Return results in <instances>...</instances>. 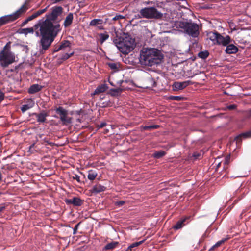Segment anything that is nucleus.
<instances>
[{
    "mask_svg": "<svg viewBox=\"0 0 251 251\" xmlns=\"http://www.w3.org/2000/svg\"><path fill=\"white\" fill-rule=\"evenodd\" d=\"M38 28L40 33L36 31V35L38 36L40 34L41 39L39 45L41 48V52H43L48 50L61 29L58 22L53 24L52 21L47 19H42L38 21L34 25V29Z\"/></svg>",
    "mask_w": 251,
    "mask_h": 251,
    "instance_id": "f257e3e1",
    "label": "nucleus"
},
{
    "mask_svg": "<svg viewBox=\"0 0 251 251\" xmlns=\"http://www.w3.org/2000/svg\"><path fill=\"white\" fill-rule=\"evenodd\" d=\"M251 137V131H249L244 132V133H243L239 135L238 136H237L236 137L235 139L237 141H239L241 140V139L242 137L246 138Z\"/></svg>",
    "mask_w": 251,
    "mask_h": 251,
    "instance_id": "b1692460",
    "label": "nucleus"
},
{
    "mask_svg": "<svg viewBox=\"0 0 251 251\" xmlns=\"http://www.w3.org/2000/svg\"><path fill=\"white\" fill-rule=\"evenodd\" d=\"M81 222H79L78 223V224H77L74 227V229H73V234L75 235V234H76V233H77V231L78 230V228L79 227V226Z\"/></svg>",
    "mask_w": 251,
    "mask_h": 251,
    "instance_id": "c03bdc74",
    "label": "nucleus"
},
{
    "mask_svg": "<svg viewBox=\"0 0 251 251\" xmlns=\"http://www.w3.org/2000/svg\"><path fill=\"white\" fill-rule=\"evenodd\" d=\"M229 238H226L222 239V240L218 241L215 245L212 246L208 250V251H212L215 248H217L224 244L226 241Z\"/></svg>",
    "mask_w": 251,
    "mask_h": 251,
    "instance_id": "4be33fe9",
    "label": "nucleus"
},
{
    "mask_svg": "<svg viewBox=\"0 0 251 251\" xmlns=\"http://www.w3.org/2000/svg\"><path fill=\"white\" fill-rule=\"evenodd\" d=\"M166 153L164 151H160L154 153V157L156 158H160L165 155Z\"/></svg>",
    "mask_w": 251,
    "mask_h": 251,
    "instance_id": "e433bc0d",
    "label": "nucleus"
},
{
    "mask_svg": "<svg viewBox=\"0 0 251 251\" xmlns=\"http://www.w3.org/2000/svg\"><path fill=\"white\" fill-rule=\"evenodd\" d=\"M2 194L1 192H0V196Z\"/></svg>",
    "mask_w": 251,
    "mask_h": 251,
    "instance_id": "e2e57ef3",
    "label": "nucleus"
},
{
    "mask_svg": "<svg viewBox=\"0 0 251 251\" xmlns=\"http://www.w3.org/2000/svg\"><path fill=\"white\" fill-rule=\"evenodd\" d=\"M88 173V178L91 181L95 180L98 176L97 172L93 170H89Z\"/></svg>",
    "mask_w": 251,
    "mask_h": 251,
    "instance_id": "5701e85b",
    "label": "nucleus"
},
{
    "mask_svg": "<svg viewBox=\"0 0 251 251\" xmlns=\"http://www.w3.org/2000/svg\"><path fill=\"white\" fill-rule=\"evenodd\" d=\"M219 34V33L216 31L214 32H211L208 34V37L211 41L213 42H217Z\"/></svg>",
    "mask_w": 251,
    "mask_h": 251,
    "instance_id": "c85d7f7f",
    "label": "nucleus"
},
{
    "mask_svg": "<svg viewBox=\"0 0 251 251\" xmlns=\"http://www.w3.org/2000/svg\"><path fill=\"white\" fill-rule=\"evenodd\" d=\"M194 75H192V76H190V77H193V76H194Z\"/></svg>",
    "mask_w": 251,
    "mask_h": 251,
    "instance_id": "680f3d73",
    "label": "nucleus"
},
{
    "mask_svg": "<svg viewBox=\"0 0 251 251\" xmlns=\"http://www.w3.org/2000/svg\"><path fill=\"white\" fill-rule=\"evenodd\" d=\"M111 95L113 96H118L121 92L122 89L120 88L118 89H110Z\"/></svg>",
    "mask_w": 251,
    "mask_h": 251,
    "instance_id": "c9c22d12",
    "label": "nucleus"
},
{
    "mask_svg": "<svg viewBox=\"0 0 251 251\" xmlns=\"http://www.w3.org/2000/svg\"><path fill=\"white\" fill-rule=\"evenodd\" d=\"M159 127V125H151V126H145L142 127L143 130H149L151 131L153 129H157Z\"/></svg>",
    "mask_w": 251,
    "mask_h": 251,
    "instance_id": "473e14b6",
    "label": "nucleus"
},
{
    "mask_svg": "<svg viewBox=\"0 0 251 251\" xmlns=\"http://www.w3.org/2000/svg\"><path fill=\"white\" fill-rule=\"evenodd\" d=\"M64 201L67 205L73 204L75 206H80L83 203V201L77 197H73L72 199H66Z\"/></svg>",
    "mask_w": 251,
    "mask_h": 251,
    "instance_id": "9b49d317",
    "label": "nucleus"
},
{
    "mask_svg": "<svg viewBox=\"0 0 251 251\" xmlns=\"http://www.w3.org/2000/svg\"><path fill=\"white\" fill-rule=\"evenodd\" d=\"M123 82V80L120 81V84H121Z\"/></svg>",
    "mask_w": 251,
    "mask_h": 251,
    "instance_id": "bf43d9fd",
    "label": "nucleus"
},
{
    "mask_svg": "<svg viewBox=\"0 0 251 251\" xmlns=\"http://www.w3.org/2000/svg\"><path fill=\"white\" fill-rule=\"evenodd\" d=\"M123 18H124V17L123 16L121 15H116L115 17L113 18V20L116 21Z\"/></svg>",
    "mask_w": 251,
    "mask_h": 251,
    "instance_id": "a18cd8bd",
    "label": "nucleus"
},
{
    "mask_svg": "<svg viewBox=\"0 0 251 251\" xmlns=\"http://www.w3.org/2000/svg\"><path fill=\"white\" fill-rule=\"evenodd\" d=\"M145 241V240H143L139 242H134L132 243L127 249L126 251H130L133 250V249L135 247H138L139 245H141Z\"/></svg>",
    "mask_w": 251,
    "mask_h": 251,
    "instance_id": "cd10ccee",
    "label": "nucleus"
},
{
    "mask_svg": "<svg viewBox=\"0 0 251 251\" xmlns=\"http://www.w3.org/2000/svg\"><path fill=\"white\" fill-rule=\"evenodd\" d=\"M209 55V53L208 51L205 50L201 51L198 53L199 57L202 58L203 59H205L207 58Z\"/></svg>",
    "mask_w": 251,
    "mask_h": 251,
    "instance_id": "72a5a7b5",
    "label": "nucleus"
},
{
    "mask_svg": "<svg viewBox=\"0 0 251 251\" xmlns=\"http://www.w3.org/2000/svg\"><path fill=\"white\" fill-rule=\"evenodd\" d=\"M36 117L37 122L40 123L46 122V118L49 116V114L45 110H43L40 113H34L33 114Z\"/></svg>",
    "mask_w": 251,
    "mask_h": 251,
    "instance_id": "ddd939ff",
    "label": "nucleus"
},
{
    "mask_svg": "<svg viewBox=\"0 0 251 251\" xmlns=\"http://www.w3.org/2000/svg\"><path fill=\"white\" fill-rule=\"evenodd\" d=\"M34 105V101L31 99H28L26 100V104L23 105L21 107V110L22 112L24 113L28 109L32 108Z\"/></svg>",
    "mask_w": 251,
    "mask_h": 251,
    "instance_id": "2eb2a0df",
    "label": "nucleus"
},
{
    "mask_svg": "<svg viewBox=\"0 0 251 251\" xmlns=\"http://www.w3.org/2000/svg\"><path fill=\"white\" fill-rule=\"evenodd\" d=\"M14 62L15 55L11 51L10 44L8 43L0 52V65L2 67L6 68Z\"/></svg>",
    "mask_w": 251,
    "mask_h": 251,
    "instance_id": "39448f33",
    "label": "nucleus"
},
{
    "mask_svg": "<svg viewBox=\"0 0 251 251\" xmlns=\"http://www.w3.org/2000/svg\"><path fill=\"white\" fill-rule=\"evenodd\" d=\"M163 59L161 51L155 48L144 49L140 53L139 58L141 64L152 66L159 64Z\"/></svg>",
    "mask_w": 251,
    "mask_h": 251,
    "instance_id": "f03ea898",
    "label": "nucleus"
},
{
    "mask_svg": "<svg viewBox=\"0 0 251 251\" xmlns=\"http://www.w3.org/2000/svg\"><path fill=\"white\" fill-rule=\"evenodd\" d=\"M231 42V38L229 36L227 35L226 37L222 36L220 33L219 34L218 39L217 40V44L222 45L224 46H226Z\"/></svg>",
    "mask_w": 251,
    "mask_h": 251,
    "instance_id": "f8f14e48",
    "label": "nucleus"
},
{
    "mask_svg": "<svg viewBox=\"0 0 251 251\" xmlns=\"http://www.w3.org/2000/svg\"><path fill=\"white\" fill-rule=\"evenodd\" d=\"M99 28L100 29H103V26H99Z\"/></svg>",
    "mask_w": 251,
    "mask_h": 251,
    "instance_id": "4d7b16f0",
    "label": "nucleus"
},
{
    "mask_svg": "<svg viewBox=\"0 0 251 251\" xmlns=\"http://www.w3.org/2000/svg\"><path fill=\"white\" fill-rule=\"evenodd\" d=\"M246 114L248 117H251V108L246 111Z\"/></svg>",
    "mask_w": 251,
    "mask_h": 251,
    "instance_id": "3c124183",
    "label": "nucleus"
},
{
    "mask_svg": "<svg viewBox=\"0 0 251 251\" xmlns=\"http://www.w3.org/2000/svg\"><path fill=\"white\" fill-rule=\"evenodd\" d=\"M99 42L100 43L102 44L103 43V42L106 40L107 39H108L109 36V35L107 33H100V34H99Z\"/></svg>",
    "mask_w": 251,
    "mask_h": 251,
    "instance_id": "bb28decb",
    "label": "nucleus"
},
{
    "mask_svg": "<svg viewBox=\"0 0 251 251\" xmlns=\"http://www.w3.org/2000/svg\"><path fill=\"white\" fill-rule=\"evenodd\" d=\"M190 80L183 82H175L173 84V88L174 90H182L190 84H192Z\"/></svg>",
    "mask_w": 251,
    "mask_h": 251,
    "instance_id": "9d476101",
    "label": "nucleus"
},
{
    "mask_svg": "<svg viewBox=\"0 0 251 251\" xmlns=\"http://www.w3.org/2000/svg\"><path fill=\"white\" fill-rule=\"evenodd\" d=\"M174 27L182 29L184 32L193 38H197L200 34L199 25L196 23L182 21H176Z\"/></svg>",
    "mask_w": 251,
    "mask_h": 251,
    "instance_id": "20e7f679",
    "label": "nucleus"
},
{
    "mask_svg": "<svg viewBox=\"0 0 251 251\" xmlns=\"http://www.w3.org/2000/svg\"><path fill=\"white\" fill-rule=\"evenodd\" d=\"M119 244V242H111L107 244H106L104 247V249L106 250H112L115 248L117 245Z\"/></svg>",
    "mask_w": 251,
    "mask_h": 251,
    "instance_id": "a878e982",
    "label": "nucleus"
},
{
    "mask_svg": "<svg viewBox=\"0 0 251 251\" xmlns=\"http://www.w3.org/2000/svg\"><path fill=\"white\" fill-rule=\"evenodd\" d=\"M33 32L34 28L33 27L22 28L20 30V31L19 32L20 33L24 34L25 35H26L28 33H33Z\"/></svg>",
    "mask_w": 251,
    "mask_h": 251,
    "instance_id": "7c9ffc66",
    "label": "nucleus"
},
{
    "mask_svg": "<svg viewBox=\"0 0 251 251\" xmlns=\"http://www.w3.org/2000/svg\"><path fill=\"white\" fill-rule=\"evenodd\" d=\"M72 178L73 179L76 180V181L78 182H79V183L80 182V176L78 175H77V174H75L74 176H72Z\"/></svg>",
    "mask_w": 251,
    "mask_h": 251,
    "instance_id": "49530a36",
    "label": "nucleus"
},
{
    "mask_svg": "<svg viewBox=\"0 0 251 251\" xmlns=\"http://www.w3.org/2000/svg\"><path fill=\"white\" fill-rule=\"evenodd\" d=\"M99 104L101 107H107L112 106V103L109 100L105 101L100 100Z\"/></svg>",
    "mask_w": 251,
    "mask_h": 251,
    "instance_id": "2f4dec72",
    "label": "nucleus"
},
{
    "mask_svg": "<svg viewBox=\"0 0 251 251\" xmlns=\"http://www.w3.org/2000/svg\"><path fill=\"white\" fill-rule=\"evenodd\" d=\"M236 108L237 105L236 104H232L227 106L226 109L229 110H232L236 109Z\"/></svg>",
    "mask_w": 251,
    "mask_h": 251,
    "instance_id": "79ce46f5",
    "label": "nucleus"
},
{
    "mask_svg": "<svg viewBox=\"0 0 251 251\" xmlns=\"http://www.w3.org/2000/svg\"><path fill=\"white\" fill-rule=\"evenodd\" d=\"M106 189V187L103 185L100 184H97L94 185L92 190H91L92 193H99L104 191Z\"/></svg>",
    "mask_w": 251,
    "mask_h": 251,
    "instance_id": "6ab92c4d",
    "label": "nucleus"
},
{
    "mask_svg": "<svg viewBox=\"0 0 251 251\" xmlns=\"http://www.w3.org/2000/svg\"><path fill=\"white\" fill-rule=\"evenodd\" d=\"M193 156L195 159H198L200 157L201 154L199 153L195 152Z\"/></svg>",
    "mask_w": 251,
    "mask_h": 251,
    "instance_id": "603ef678",
    "label": "nucleus"
},
{
    "mask_svg": "<svg viewBox=\"0 0 251 251\" xmlns=\"http://www.w3.org/2000/svg\"><path fill=\"white\" fill-rule=\"evenodd\" d=\"M30 0H26L24 4L16 12L12 14L16 20L19 18L21 15L26 12V11L30 8Z\"/></svg>",
    "mask_w": 251,
    "mask_h": 251,
    "instance_id": "1a4fd4ad",
    "label": "nucleus"
},
{
    "mask_svg": "<svg viewBox=\"0 0 251 251\" xmlns=\"http://www.w3.org/2000/svg\"><path fill=\"white\" fill-rule=\"evenodd\" d=\"M106 126V123L105 122H102L100 125H98V127L99 128H101L104 127Z\"/></svg>",
    "mask_w": 251,
    "mask_h": 251,
    "instance_id": "8fccbe9b",
    "label": "nucleus"
},
{
    "mask_svg": "<svg viewBox=\"0 0 251 251\" xmlns=\"http://www.w3.org/2000/svg\"><path fill=\"white\" fill-rule=\"evenodd\" d=\"M102 22H103V21L101 19H94L90 22V23L89 24V25L92 26H95L98 25L102 24Z\"/></svg>",
    "mask_w": 251,
    "mask_h": 251,
    "instance_id": "c756f323",
    "label": "nucleus"
},
{
    "mask_svg": "<svg viewBox=\"0 0 251 251\" xmlns=\"http://www.w3.org/2000/svg\"><path fill=\"white\" fill-rule=\"evenodd\" d=\"M142 17L146 19H162L163 14L155 7H147L142 8L139 12Z\"/></svg>",
    "mask_w": 251,
    "mask_h": 251,
    "instance_id": "423d86ee",
    "label": "nucleus"
},
{
    "mask_svg": "<svg viewBox=\"0 0 251 251\" xmlns=\"http://www.w3.org/2000/svg\"><path fill=\"white\" fill-rule=\"evenodd\" d=\"M32 20L31 16H29L27 19H26L23 22L21 26H24L25 25L28 23V22Z\"/></svg>",
    "mask_w": 251,
    "mask_h": 251,
    "instance_id": "37998d69",
    "label": "nucleus"
},
{
    "mask_svg": "<svg viewBox=\"0 0 251 251\" xmlns=\"http://www.w3.org/2000/svg\"><path fill=\"white\" fill-rule=\"evenodd\" d=\"M43 88V86L38 84H34L32 85L28 89V92L30 94H33L40 91Z\"/></svg>",
    "mask_w": 251,
    "mask_h": 251,
    "instance_id": "f3484780",
    "label": "nucleus"
},
{
    "mask_svg": "<svg viewBox=\"0 0 251 251\" xmlns=\"http://www.w3.org/2000/svg\"><path fill=\"white\" fill-rule=\"evenodd\" d=\"M107 87L104 84L100 85L96 89L92 95H95L104 92L107 90Z\"/></svg>",
    "mask_w": 251,
    "mask_h": 251,
    "instance_id": "412c9836",
    "label": "nucleus"
},
{
    "mask_svg": "<svg viewBox=\"0 0 251 251\" xmlns=\"http://www.w3.org/2000/svg\"><path fill=\"white\" fill-rule=\"evenodd\" d=\"M6 208L5 206H2L0 207V216H2V213L3 210Z\"/></svg>",
    "mask_w": 251,
    "mask_h": 251,
    "instance_id": "864d4df0",
    "label": "nucleus"
},
{
    "mask_svg": "<svg viewBox=\"0 0 251 251\" xmlns=\"http://www.w3.org/2000/svg\"><path fill=\"white\" fill-rule=\"evenodd\" d=\"M48 7V6L46 7L44 9L39 10L35 12L33 14H32L30 16L31 18L32 19V20L35 19V18H37L38 16H39L40 15L43 14L44 13H45L47 11Z\"/></svg>",
    "mask_w": 251,
    "mask_h": 251,
    "instance_id": "393cba45",
    "label": "nucleus"
},
{
    "mask_svg": "<svg viewBox=\"0 0 251 251\" xmlns=\"http://www.w3.org/2000/svg\"><path fill=\"white\" fill-rule=\"evenodd\" d=\"M113 42L120 51L125 54H128L136 46L135 39L128 35L124 38L115 39Z\"/></svg>",
    "mask_w": 251,
    "mask_h": 251,
    "instance_id": "7ed1b4c3",
    "label": "nucleus"
},
{
    "mask_svg": "<svg viewBox=\"0 0 251 251\" xmlns=\"http://www.w3.org/2000/svg\"><path fill=\"white\" fill-rule=\"evenodd\" d=\"M44 143L46 145H50L51 146L54 145L53 143L50 142L48 138H44L42 139V144Z\"/></svg>",
    "mask_w": 251,
    "mask_h": 251,
    "instance_id": "ea45409f",
    "label": "nucleus"
},
{
    "mask_svg": "<svg viewBox=\"0 0 251 251\" xmlns=\"http://www.w3.org/2000/svg\"><path fill=\"white\" fill-rule=\"evenodd\" d=\"M225 50V51L227 54L236 53L238 51V48L233 44H228Z\"/></svg>",
    "mask_w": 251,
    "mask_h": 251,
    "instance_id": "a211bd4d",
    "label": "nucleus"
},
{
    "mask_svg": "<svg viewBox=\"0 0 251 251\" xmlns=\"http://www.w3.org/2000/svg\"><path fill=\"white\" fill-rule=\"evenodd\" d=\"M62 50V49L61 48V46L59 45V46H57L54 48L53 52H58Z\"/></svg>",
    "mask_w": 251,
    "mask_h": 251,
    "instance_id": "de8ad7c7",
    "label": "nucleus"
},
{
    "mask_svg": "<svg viewBox=\"0 0 251 251\" xmlns=\"http://www.w3.org/2000/svg\"><path fill=\"white\" fill-rule=\"evenodd\" d=\"M153 83H154V85H153V86H154V85L156 84V82L155 81L153 82Z\"/></svg>",
    "mask_w": 251,
    "mask_h": 251,
    "instance_id": "052dcab7",
    "label": "nucleus"
},
{
    "mask_svg": "<svg viewBox=\"0 0 251 251\" xmlns=\"http://www.w3.org/2000/svg\"><path fill=\"white\" fill-rule=\"evenodd\" d=\"M55 111L63 125H68L72 123V118L68 116V112L61 106L56 107Z\"/></svg>",
    "mask_w": 251,
    "mask_h": 251,
    "instance_id": "0eeeda50",
    "label": "nucleus"
},
{
    "mask_svg": "<svg viewBox=\"0 0 251 251\" xmlns=\"http://www.w3.org/2000/svg\"><path fill=\"white\" fill-rule=\"evenodd\" d=\"M125 203H126V201H118L115 202V205H116L117 206L120 207V206H123Z\"/></svg>",
    "mask_w": 251,
    "mask_h": 251,
    "instance_id": "a19ab883",
    "label": "nucleus"
},
{
    "mask_svg": "<svg viewBox=\"0 0 251 251\" xmlns=\"http://www.w3.org/2000/svg\"><path fill=\"white\" fill-rule=\"evenodd\" d=\"M73 18L74 17L73 13H69V14L65 18V21L64 22L63 25L65 27H68L72 24Z\"/></svg>",
    "mask_w": 251,
    "mask_h": 251,
    "instance_id": "aec40b11",
    "label": "nucleus"
},
{
    "mask_svg": "<svg viewBox=\"0 0 251 251\" xmlns=\"http://www.w3.org/2000/svg\"><path fill=\"white\" fill-rule=\"evenodd\" d=\"M70 45H71V43H70V41H69L68 40L63 41L60 45V46H61L62 50H63L66 48L70 47Z\"/></svg>",
    "mask_w": 251,
    "mask_h": 251,
    "instance_id": "f704fd0d",
    "label": "nucleus"
},
{
    "mask_svg": "<svg viewBox=\"0 0 251 251\" xmlns=\"http://www.w3.org/2000/svg\"><path fill=\"white\" fill-rule=\"evenodd\" d=\"M189 218V217H187L178 220L176 223L173 226V228L175 230L182 228L186 224L185 222Z\"/></svg>",
    "mask_w": 251,
    "mask_h": 251,
    "instance_id": "dca6fc26",
    "label": "nucleus"
},
{
    "mask_svg": "<svg viewBox=\"0 0 251 251\" xmlns=\"http://www.w3.org/2000/svg\"><path fill=\"white\" fill-rule=\"evenodd\" d=\"M108 66L112 70H114L115 71L118 70V67L117 66V64L115 63H108Z\"/></svg>",
    "mask_w": 251,
    "mask_h": 251,
    "instance_id": "58836bf2",
    "label": "nucleus"
},
{
    "mask_svg": "<svg viewBox=\"0 0 251 251\" xmlns=\"http://www.w3.org/2000/svg\"><path fill=\"white\" fill-rule=\"evenodd\" d=\"M15 20L12 14L2 16L0 18V27Z\"/></svg>",
    "mask_w": 251,
    "mask_h": 251,
    "instance_id": "4468645a",
    "label": "nucleus"
},
{
    "mask_svg": "<svg viewBox=\"0 0 251 251\" xmlns=\"http://www.w3.org/2000/svg\"><path fill=\"white\" fill-rule=\"evenodd\" d=\"M171 99L175 100H179L181 99L180 97L179 96H171Z\"/></svg>",
    "mask_w": 251,
    "mask_h": 251,
    "instance_id": "09e8293b",
    "label": "nucleus"
},
{
    "mask_svg": "<svg viewBox=\"0 0 251 251\" xmlns=\"http://www.w3.org/2000/svg\"><path fill=\"white\" fill-rule=\"evenodd\" d=\"M74 54V52H72L70 54L69 53H65L64 54H63L60 59L61 60H63V61H65L68 59H69L70 57H71Z\"/></svg>",
    "mask_w": 251,
    "mask_h": 251,
    "instance_id": "4c0bfd02",
    "label": "nucleus"
},
{
    "mask_svg": "<svg viewBox=\"0 0 251 251\" xmlns=\"http://www.w3.org/2000/svg\"><path fill=\"white\" fill-rule=\"evenodd\" d=\"M109 83H110V84L111 85H112V86H114V85L113 84V83L112 82H110V81H109Z\"/></svg>",
    "mask_w": 251,
    "mask_h": 251,
    "instance_id": "13d9d810",
    "label": "nucleus"
},
{
    "mask_svg": "<svg viewBox=\"0 0 251 251\" xmlns=\"http://www.w3.org/2000/svg\"><path fill=\"white\" fill-rule=\"evenodd\" d=\"M100 100H103L105 98V96L103 94H101L100 96Z\"/></svg>",
    "mask_w": 251,
    "mask_h": 251,
    "instance_id": "5fc2aeb1",
    "label": "nucleus"
},
{
    "mask_svg": "<svg viewBox=\"0 0 251 251\" xmlns=\"http://www.w3.org/2000/svg\"><path fill=\"white\" fill-rule=\"evenodd\" d=\"M62 61H63V60H61L60 59V58H59V59H58V63L59 64H60L62 62Z\"/></svg>",
    "mask_w": 251,
    "mask_h": 251,
    "instance_id": "6e6d98bb",
    "label": "nucleus"
},
{
    "mask_svg": "<svg viewBox=\"0 0 251 251\" xmlns=\"http://www.w3.org/2000/svg\"><path fill=\"white\" fill-rule=\"evenodd\" d=\"M63 12V8L61 6H54L51 8V12L45 15L46 19L54 22L57 17Z\"/></svg>",
    "mask_w": 251,
    "mask_h": 251,
    "instance_id": "6e6552de",
    "label": "nucleus"
}]
</instances>
